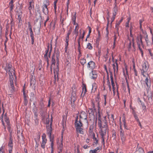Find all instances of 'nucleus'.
<instances>
[{"instance_id": "f3484780", "label": "nucleus", "mask_w": 153, "mask_h": 153, "mask_svg": "<svg viewBox=\"0 0 153 153\" xmlns=\"http://www.w3.org/2000/svg\"><path fill=\"white\" fill-rule=\"evenodd\" d=\"M63 137L62 136L61 139L60 143L58 144V149L59 150L58 153L61 152L63 149Z\"/></svg>"}, {"instance_id": "aec40b11", "label": "nucleus", "mask_w": 153, "mask_h": 153, "mask_svg": "<svg viewBox=\"0 0 153 153\" xmlns=\"http://www.w3.org/2000/svg\"><path fill=\"white\" fill-rule=\"evenodd\" d=\"M100 94L99 93L97 94L96 97L95 98V100H94V101H95V102L97 103L98 107L99 108L100 106Z\"/></svg>"}, {"instance_id": "09e8293b", "label": "nucleus", "mask_w": 153, "mask_h": 153, "mask_svg": "<svg viewBox=\"0 0 153 153\" xmlns=\"http://www.w3.org/2000/svg\"><path fill=\"white\" fill-rule=\"evenodd\" d=\"M4 109H3V113L1 115V117L0 118V120H1V121H4L3 120V115L4 114Z\"/></svg>"}, {"instance_id": "b1692460", "label": "nucleus", "mask_w": 153, "mask_h": 153, "mask_svg": "<svg viewBox=\"0 0 153 153\" xmlns=\"http://www.w3.org/2000/svg\"><path fill=\"white\" fill-rule=\"evenodd\" d=\"M123 20V18H121V19L120 21H119L117 22L116 24L115 27H116L117 28V31H118L119 26L120 25V24L122 22ZM117 33L118 34V35L119 36V33L118 32V31H117Z\"/></svg>"}, {"instance_id": "79ce46f5", "label": "nucleus", "mask_w": 153, "mask_h": 153, "mask_svg": "<svg viewBox=\"0 0 153 153\" xmlns=\"http://www.w3.org/2000/svg\"><path fill=\"white\" fill-rule=\"evenodd\" d=\"M80 62L81 64L83 65L86 62V60L84 59H80Z\"/></svg>"}, {"instance_id": "f8f14e48", "label": "nucleus", "mask_w": 153, "mask_h": 153, "mask_svg": "<svg viewBox=\"0 0 153 153\" xmlns=\"http://www.w3.org/2000/svg\"><path fill=\"white\" fill-rule=\"evenodd\" d=\"M108 116L109 124L113 126H114V125H116V124L114 118V115L112 114L110 117V115L108 114Z\"/></svg>"}, {"instance_id": "6e6552de", "label": "nucleus", "mask_w": 153, "mask_h": 153, "mask_svg": "<svg viewBox=\"0 0 153 153\" xmlns=\"http://www.w3.org/2000/svg\"><path fill=\"white\" fill-rule=\"evenodd\" d=\"M143 77L146 78L144 81L146 85V88L147 90V89H149L151 85L150 78L148 74H147L146 75V76Z\"/></svg>"}, {"instance_id": "e433bc0d", "label": "nucleus", "mask_w": 153, "mask_h": 153, "mask_svg": "<svg viewBox=\"0 0 153 153\" xmlns=\"http://www.w3.org/2000/svg\"><path fill=\"white\" fill-rule=\"evenodd\" d=\"M93 139L94 141V143L95 144H97L98 143V140H97V138L95 137V135L94 133H93Z\"/></svg>"}, {"instance_id": "864d4df0", "label": "nucleus", "mask_w": 153, "mask_h": 153, "mask_svg": "<svg viewBox=\"0 0 153 153\" xmlns=\"http://www.w3.org/2000/svg\"><path fill=\"white\" fill-rule=\"evenodd\" d=\"M35 82L33 80L31 79L30 81V85H34Z\"/></svg>"}, {"instance_id": "9d476101", "label": "nucleus", "mask_w": 153, "mask_h": 153, "mask_svg": "<svg viewBox=\"0 0 153 153\" xmlns=\"http://www.w3.org/2000/svg\"><path fill=\"white\" fill-rule=\"evenodd\" d=\"M119 132L121 137V140H122L123 143L126 140V137L125 136L124 133V131L123 130L122 128V126L120 124V129L119 130Z\"/></svg>"}, {"instance_id": "de8ad7c7", "label": "nucleus", "mask_w": 153, "mask_h": 153, "mask_svg": "<svg viewBox=\"0 0 153 153\" xmlns=\"http://www.w3.org/2000/svg\"><path fill=\"white\" fill-rule=\"evenodd\" d=\"M145 41L146 42L147 45H148V43L149 42V41L148 37V35H146V36L145 38Z\"/></svg>"}, {"instance_id": "2eb2a0df", "label": "nucleus", "mask_w": 153, "mask_h": 153, "mask_svg": "<svg viewBox=\"0 0 153 153\" xmlns=\"http://www.w3.org/2000/svg\"><path fill=\"white\" fill-rule=\"evenodd\" d=\"M89 76L90 78L91 79H95L97 77V73L95 71H92L89 73Z\"/></svg>"}, {"instance_id": "13d9d810", "label": "nucleus", "mask_w": 153, "mask_h": 153, "mask_svg": "<svg viewBox=\"0 0 153 153\" xmlns=\"http://www.w3.org/2000/svg\"><path fill=\"white\" fill-rule=\"evenodd\" d=\"M64 18L62 19L61 20V25H62V27H63V26L64 25Z\"/></svg>"}, {"instance_id": "c9c22d12", "label": "nucleus", "mask_w": 153, "mask_h": 153, "mask_svg": "<svg viewBox=\"0 0 153 153\" xmlns=\"http://www.w3.org/2000/svg\"><path fill=\"white\" fill-rule=\"evenodd\" d=\"M76 12H74V15L72 16L71 19L73 22H75L76 21Z\"/></svg>"}, {"instance_id": "603ef678", "label": "nucleus", "mask_w": 153, "mask_h": 153, "mask_svg": "<svg viewBox=\"0 0 153 153\" xmlns=\"http://www.w3.org/2000/svg\"><path fill=\"white\" fill-rule=\"evenodd\" d=\"M104 105H105L106 103V100L107 98V95H104Z\"/></svg>"}, {"instance_id": "a211bd4d", "label": "nucleus", "mask_w": 153, "mask_h": 153, "mask_svg": "<svg viewBox=\"0 0 153 153\" xmlns=\"http://www.w3.org/2000/svg\"><path fill=\"white\" fill-rule=\"evenodd\" d=\"M58 63L57 64L56 66L55 67V68H53V72L54 74V78L56 79V76H57V77H58V74H59V69L58 65Z\"/></svg>"}, {"instance_id": "6e6d98bb", "label": "nucleus", "mask_w": 153, "mask_h": 153, "mask_svg": "<svg viewBox=\"0 0 153 153\" xmlns=\"http://www.w3.org/2000/svg\"><path fill=\"white\" fill-rule=\"evenodd\" d=\"M1 122H2V124L3 125V126H4V130L5 131L6 129V127L5 124L4 122V121H1Z\"/></svg>"}, {"instance_id": "4be33fe9", "label": "nucleus", "mask_w": 153, "mask_h": 153, "mask_svg": "<svg viewBox=\"0 0 153 153\" xmlns=\"http://www.w3.org/2000/svg\"><path fill=\"white\" fill-rule=\"evenodd\" d=\"M52 64L51 66V71H52V68L55 65L56 63L55 57L54 55L52 56Z\"/></svg>"}, {"instance_id": "1a4fd4ad", "label": "nucleus", "mask_w": 153, "mask_h": 153, "mask_svg": "<svg viewBox=\"0 0 153 153\" xmlns=\"http://www.w3.org/2000/svg\"><path fill=\"white\" fill-rule=\"evenodd\" d=\"M4 120L6 122L7 124V126L8 128L9 131L10 133H11L12 130L11 128L10 124V120L9 118L7 117V114L6 113L4 115Z\"/></svg>"}, {"instance_id": "ddd939ff", "label": "nucleus", "mask_w": 153, "mask_h": 153, "mask_svg": "<svg viewBox=\"0 0 153 153\" xmlns=\"http://www.w3.org/2000/svg\"><path fill=\"white\" fill-rule=\"evenodd\" d=\"M95 64L93 61L89 62L87 64V68L89 70H93L95 68Z\"/></svg>"}, {"instance_id": "c03bdc74", "label": "nucleus", "mask_w": 153, "mask_h": 153, "mask_svg": "<svg viewBox=\"0 0 153 153\" xmlns=\"http://www.w3.org/2000/svg\"><path fill=\"white\" fill-rule=\"evenodd\" d=\"M87 48L88 49H90V50L92 49L93 48V47H92V45L90 43H88L87 44Z\"/></svg>"}, {"instance_id": "dca6fc26", "label": "nucleus", "mask_w": 153, "mask_h": 153, "mask_svg": "<svg viewBox=\"0 0 153 153\" xmlns=\"http://www.w3.org/2000/svg\"><path fill=\"white\" fill-rule=\"evenodd\" d=\"M137 45L141 53V56L143 57V52L141 48V47L143 48H144V47L143 41L140 42H137Z\"/></svg>"}, {"instance_id": "a878e982", "label": "nucleus", "mask_w": 153, "mask_h": 153, "mask_svg": "<svg viewBox=\"0 0 153 153\" xmlns=\"http://www.w3.org/2000/svg\"><path fill=\"white\" fill-rule=\"evenodd\" d=\"M97 105V103L95 102L94 100H92L91 101V109L95 110V105Z\"/></svg>"}, {"instance_id": "ea45409f", "label": "nucleus", "mask_w": 153, "mask_h": 153, "mask_svg": "<svg viewBox=\"0 0 153 153\" xmlns=\"http://www.w3.org/2000/svg\"><path fill=\"white\" fill-rule=\"evenodd\" d=\"M98 125L100 128H101L102 127H103V126H102L101 123V118H99L98 119Z\"/></svg>"}, {"instance_id": "c756f323", "label": "nucleus", "mask_w": 153, "mask_h": 153, "mask_svg": "<svg viewBox=\"0 0 153 153\" xmlns=\"http://www.w3.org/2000/svg\"><path fill=\"white\" fill-rule=\"evenodd\" d=\"M138 100L139 101L140 104L142 106L143 110H145L146 108V106L145 105V103L140 100V98H138Z\"/></svg>"}, {"instance_id": "680f3d73", "label": "nucleus", "mask_w": 153, "mask_h": 153, "mask_svg": "<svg viewBox=\"0 0 153 153\" xmlns=\"http://www.w3.org/2000/svg\"><path fill=\"white\" fill-rule=\"evenodd\" d=\"M129 22H127L126 23L125 26L126 28H128L129 27Z\"/></svg>"}, {"instance_id": "473e14b6", "label": "nucleus", "mask_w": 153, "mask_h": 153, "mask_svg": "<svg viewBox=\"0 0 153 153\" xmlns=\"http://www.w3.org/2000/svg\"><path fill=\"white\" fill-rule=\"evenodd\" d=\"M79 27H78V24H76V25L75 28L74 30V32L75 34H76V36H77L78 35V29Z\"/></svg>"}, {"instance_id": "bb28decb", "label": "nucleus", "mask_w": 153, "mask_h": 153, "mask_svg": "<svg viewBox=\"0 0 153 153\" xmlns=\"http://www.w3.org/2000/svg\"><path fill=\"white\" fill-rule=\"evenodd\" d=\"M129 30L130 32V36L131 37H133V35L132 34V33L134 31V30L133 28L132 25L131 24L130 25Z\"/></svg>"}, {"instance_id": "4468645a", "label": "nucleus", "mask_w": 153, "mask_h": 153, "mask_svg": "<svg viewBox=\"0 0 153 153\" xmlns=\"http://www.w3.org/2000/svg\"><path fill=\"white\" fill-rule=\"evenodd\" d=\"M71 102L72 104V107H73V105L72 104L74 103L75 102L76 100V92L74 91H73L71 93Z\"/></svg>"}, {"instance_id": "774afa93", "label": "nucleus", "mask_w": 153, "mask_h": 153, "mask_svg": "<svg viewBox=\"0 0 153 153\" xmlns=\"http://www.w3.org/2000/svg\"><path fill=\"white\" fill-rule=\"evenodd\" d=\"M115 16H114V15H113V17L111 18V22H112L114 20Z\"/></svg>"}, {"instance_id": "58836bf2", "label": "nucleus", "mask_w": 153, "mask_h": 153, "mask_svg": "<svg viewBox=\"0 0 153 153\" xmlns=\"http://www.w3.org/2000/svg\"><path fill=\"white\" fill-rule=\"evenodd\" d=\"M133 114L134 116V117L135 119L137 121H139V120L137 117V114L135 113V111L134 110H133V112L132 113Z\"/></svg>"}, {"instance_id": "5701e85b", "label": "nucleus", "mask_w": 153, "mask_h": 153, "mask_svg": "<svg viewBox=\"0 0 153 153\" xmlns=\"http://www.w3.org/2000/svg\"><path fill=\"white\" fill-rule=\"evenodd\" d=\"M69 37H65V41L66 43V44H65V52H66L67 49H68V46L69 45L68 42H69Z\"/></svg>"}, {"instance_id": "423d86ee", "label": "nucleus", "mask_w": 153, "mask_h": 153, "mask_svg": "<svg viewBox=\"0 0 153 153\" xmlns=\"http://www.w3.org/2000/svg\"><path fill=\"white\" fill-rule=\"evenodd\" d=\"M79 119L81 120H84V123L86 125H88L87 115V114L84 111H82L79 114Z\"/></svg>"}, {"instance_id": "5fc2aeb1", "label": "nucleus", "mask_w": 153, "mask_h": 153, "mask_svg": "<svg viewBox=\"0 0 153 153\" xmlns=\"http://www.w3.org/2000/svg\"><path fill=\"white\" fill-rule=\"evenodd\" d=\"M71 31L70 30H69L68 31V32L66 36V37H69V36L71 34Z\"/></svg>"}, {"instance_id": "7ed1b4c3", "label": "nucleus", "mask_w": 153, "mask_h": 153, "mask_svg": "<svg viewBox=\"0 0 153 153\" xmlns=\"http://www.w3.org/2000/svg\"><path fill=\"white\" fill-rule=\"evenodd\" d=\"M104 118L105 120V125L103 126V127H102L101 128V130L99 132L101 138L102 139V143H103L104 146L105 145V137L106 135V132L108 131V126L107 121L105 119H106V117H105Z\"/></svg>"}, {"instance_id": "338daca9", "label": "nucleus", "mask_w": 153, "mask_h": 153, "mask_svg": "<svg viewBox=\"0 0 153 153\" xmlns=\"http://www.w3.org/2000/svg\"><path fill=\"white\" fill-rule=\"evenodd\" d=\"M143 22V21L141 19H140L139 20V23L140 24V28L142 27L141 23Z\"/></svg>"}, {"instance_id": "20e7f679", "label": "nucleus", "mask_w": 153, "mask_h": 153, "mask_svg": "<svg viewBox=\"0 0 153 153\" xmlns=\"http://www.w3.org/2000/svg\"><path fill=\"white\" fill-rule=\"evenodd\" d=\"M149 68L148 62L147 61L143 62L141 65V68L140 69L141 74L143 76H146V75L148 74L147 72Z\"/></svg>"}, {"instance_id": "9b49d317", "label": "nucleus", "mask_w": 153, "mask_h": 153, "mask_svg": "<svg viewBox=\"0 0 153 153\" xmlns=\"http://www.w3.org/2000/svg\"><path fill=\"white\" fill-rule=\"evenodd\" d=\"M46 136L45 134H43L42 136V141L41 143V147L43 149H45V145L47 143V140L46 138Z\"/></svg>"}, {"instance_id": "7c9ffc66", "label": "nucleus", "mask_w": 153, "mask_h": 153, "mask_svg": "<svg viewBox=\"0 0 153 153\" xmlns=\"http://www.w3.org/2000/svg\"><path fill=\"white\" fill-rule=\"evenodd\" d=\"M142 37L141 35L137 36L136 39V42H142Z\"/></svg>"}, {"instance_id": "4d7b16f0", "label": "nucleus", "mask_w": 153, "mask_h": 153, "mask_svg": "<svg viewBox=\"0 0 153 153\" xmlns=\"http://www.w3.org/2000/svg\"><path fill=\"white\" fill-rule=\"evenodd\" d=\"M34 115L35 119H36V120H37V118L38 117V114L36 112H35L34 113Z\"/></svg>"}, {"instance_id": "e2e57ef3", "label": "nucleus", "mask_w": 153, "mask_h": 153, "mask_svg": "<svg viewBox=\"0 0 153 153\" xmlns=\"http://www.w3.org/2000/svg\"><path fill=\"white\" fill-rule=\"evenodd\" d=\"M117 38V37L116 36V35L115 34V35L114 36V42H116Z\"/></svg>"}, {"instance_id": "0e129e2a", "label": "nucleus", "mask_w": 153, "mask_h": 153, "mask_svg": "<svg viewBox=\"0 0 153 153\" xmlns=\"http://www.w3.org/2000/svg\"><path fill=\"white\" fill-rule=\"evenodd\" d=\"M28 27L29 28V30L32 29L31 25L30 24V22H28Z\"/></svg>"}, {"instance_id": "393cba45", "label": "nucleus", "mask_w": 153, "mask_h": 153, "mask_svg": "<svg viewBox=\"0 0 153 153\" xmlns=\"http://www.w3.org/2000/svg\"><path fill=\"white\" fill-rule=\"evenodd\" d=\"M101 149L102 148L101 147H97L94 150H90L89 152L90 153H97V151L99 150L100 151L101 150Z\"/></svg>"}, {"instance_id": "6ab92c4d", "label": "nucleus", "mask_w": 153, "mask_h": 153, "mask_svg": "<svg viewBox=\"0 0 153 153\" xmlns=\"http://www.w3.org/2000/svg\"><path fill=\"white\" fill-rule=\"evenodd\" d=\"M82 90V94H81V96L82 97V98H83L84 96L85 95L86 93L87 92V89L86 88V86L85 85H83Z\"/></svg>"}, {"instance_id": "f704fd0d", "label": "nucleus", "mask_w": 153, "mask_h": 153, "mask_svg": "<svg viewBox=\"0 0 153 153\" xmlns=\"http://www.w3.org/2000/svg\"><path fill=\"white\" fill-rule=\"evenodd\" d=\"M51 127H50V130H48L47 131V133L49 135V139L50 138H52L53 137L51 136Z\"/></svg>"}, {"instance_id": "412c9836", "label": "nucleus", "mask_w": 153, "mask_h": 153, "mask_svg": "<svg viewBox=\"0 0 153 153\" xmlns=\"http://www.w3.org/2000/svg\"><path fill=\"white\" fill-rule=\"evenodd\" d=\"M42 10L44 13L46 15H48L49 13V10L47 6H42Z\"/></svg>"}, {"instance_id": "052dcab7", "label": "nucleus", "mask_w": 153, "mask_h": 153, "mask_svg": "<svg viewBox=\"0 0 153 153\" xmlns=\"http://www.w3.org/2000/svg\"><path fill=\"white\" fill-rule=\"evenodd\" d=\"M54 13L56 14V8H57V7L56 5H54Z\"/></svg>"}, {"instance_id": "0eeeda50", "label": "nucleus", "mask_w": 153, "mask_h": 153, "mask_svg": "<svg viewBox=\"0 0 153 153\" xmlns=\"http://www.w3.org/2000/svg\"><path fill=\"white\" fill-rule=\"evenodd\" d=\"M13 144V137L11 133L10 135L9 140L8 144L9 153H12Z\"/></svg>"}, {"instance_id": "a18cd8bd", "label": "nucleus", "mask_w": 153, "mask_h": 153, "mask_svg": "<svg viewBox=\"0 0 153 153\" xmlns=\"http://www.w3.org/2000/svg\"><path fill=\"white\" fill-rule=\"evenodd\" d=\"M133 69L135 75L136 76H137V71L135 68V66L134 65L133 66Z\"/></svg>"}, {"instance_id": "3c124183", "label": "nucleus", "mask_w": 153, "mask_h": 153, "mask_svg": "<svg viewBox=\"0 0 153 153\" xmlns=\"http://www.w3.org/2000/svg\"><path fill=\"white\" fill-rule=\"evenodd\" d=\"M4 147L3 146L0 147V153H4Z\"/></svg>"}, {"instance_id": "f03ea898", "label": "nucleus", "mask_w": 153, "mask_h": 153, "mask_svg": "<svg viewBox=\"0 0 153 153\" xmlns=\"http://www.w3.org/2000/svg\"><path fill=\"white\" fill-rule=\"evenodd\" d=\"M82 120L79 119L78 116L76 117L74 122L75 127L77 133L83 134L84 132L82 128L83 124L82 122Z\"/></svg>"}, {"instance_id": "bf43d9fd", "label": "nucleus", "mask_w": 153, "mask_h": 153, "mask_svg": "<svg viewBox=\"0 0 153 153\" xmlns=\"http://www.w3.org/2000/svg\"><path fill=\"white\" fill-rule=\"evenodd\" d=\"M83 147L84 149H88L89 146H88L87 145H85L83 146Z\"/></svg>"}, {"instance_id": "2f4dec72", "label": "nucleus", "mask_w": 153, "mask_h": 153, "mask_svg": "<svg viewBox=\"0 0 153 153\" xmlns=\"http://www.w3.org/2000/svg\"><path fill=\"white\" fill-rule=\"evenodd\" d=\"M113 68L114 72L116 71V69H117V71H118V64L117 62H115V63H114L112 65Z\"/></svg>"}, {"instance_id": "39448f33", "label": "nucleus", "mask_w": 153, "mask_h": 153, "mask_svg": "<svg viewBox=\"0 0 153 153\" xmlns=\"http://www.w3.org/2000/svg\"><path fill=\"white\" fill-rule=\"evenodd\" d=\"M52 51L51 46L50 47L49 45L48 44L47 46V49L46 51V53L44 55V57L46 59V61L47 62V67L49 65V60L48 58V56L50 58V57L51 53Z\"/></svg>"}, {"instance_id": "f257e3e1", "label": "nucleus", "mask_w": 153, "mask_h": 153, "mask_svg": "<svg viewBox=\"0 0 153 153\" xmlns=\"http://www.w3.org/2000/svg\"><path fill=\"white\" fill-rule=\"evenodd\" d=\"M12 65L11 63H6L4 66V69L7 73L9 74V89L10 91L8 92L9 94H11L15 91V88L13 85L14 75L16 79V76L15 75V70L12 68Z\"/></svg>"}, {"instance_id": "4c0bfd02", "label": "nucleus", "mask_w": 153, "mask_h": 153, "mask_svg": "<svg viewBox=\"0 0 153 153\" xmlns=\"http://www.w3.org/2000/svg\"><path fill=\"white\" fill-rule=\"evenodd\" d=\"M43 4H43L42 6L48 7L50 4L49 1L48 0H45L44 1Z\"/></svg>"}, {"instance_id": "cd10ccee", "label": "nucleus", "mask_w": 153, "mask_h": 153, "mask_svg": "<svg viewBox=\"0 0 153 153\" xmlns=\"http://www.w3.org/2000/svg\"><path fill=\"white\" fill-rule=\"evenodd\" d=\"M114 4L115 6L113 8L114 11L113 13V15H114V16H116L118 11V7L117 6V3L116 4L114 3Z\"/></svg>"}, {"instance_id": "72a5a7b5", "label": "nucleus", "mask_w": 153, "mask_h": 153, "mask_svg": "<svg viewBox=\"0 0 153 153\" xmlns=\"http://www.w3.org/2000/svg\"><path fill=\"white\" fill-rule=\"evenodd\" d=\"M81 30H79V37L82 40H83V38H84V36L85 35V31L83 30V32L82 34H81Z\"/></svg>"}, {"instance_id": "a19ab883", "label": "nucleus", "mask_w": 153, "mask_h": 153, "mask_svg": "<svg viewBox=\"0 0 153 153\" xmlns=\"http://www.w3.org/2000/svg\"><path fill=\"white\" fill-rule=\"evenodd\" d=\"M9 4L10 7V10H12L13 9L14 6L13 2H10L9 3Z\"/></svg>"}, {"instance_id": "69168bd1", "label": "nucleus", "mask_w": 153, "mask_h": 153, "mask_svg": "<svg viewBox=\"0 0 153 153\" xmlns=\"http://www.w3.org/2000/svg\"><path fill=\"white\" fill-rule=\"evenodd\" d=\"M110 78H111V82H114V79H113V75H112V74H111L110 75Z\"/></svg>"}, {"instance_id": "37998d69", "label": "nucleus", "mask_w": 153, "mask_h": 153, "mask_svg": "<svg viewBox=\"0 0 153 153\" xmlns=\"http://www.w3.org/2000/svg\"><path fill=\"white\" fill-rule=\"evenodd\" d=\"M81 39L80 38H79L78 40V50L79 52H80V39Z\"/></svg>"}, {"instance_id": "c85d7f7f", "label": "nucleus", "mask_w": 153, "mask_h": 153, "mask_svg": "<svg viewBox=\"0 0 153 153\" xmlns=\"http://www.w3.org/2000/svg\"><path fill=\"white\" fill-rule=\"evenodd\" d=\"M50 141L51 142V152H53V139L54 137H53L52 138H50Z\"/></svg>"}, {"instance_id": "8fccbe9b", "label": "nucleus", "mask_w": 153, "mask_h": 153, "mask_svg": "<svg viewBox=\"0 0 153 153\" xmlns=\"http://www.w3.org/2000/svg\"><path fill=\"white\" fill-rule=\"evenodd\" d=\"M107 83L108 85H110V81H109V76H108V75L107 76Z\"/></svg>"}, {"instance_id": "49530a36", "label": "nucleus", "mask_w": 153, "mask_h": 153, "mask_svg": "<svg viewBox=\"0 0 153 153\" xmlns=\"http://www.w3.org/2000/svg\"><path fill=\"white\" fill-rule=\"evenodd\" d=\"M131 42L130 41L128 44V51H130L131 49Z\"/></svg>"}]
</instances>
